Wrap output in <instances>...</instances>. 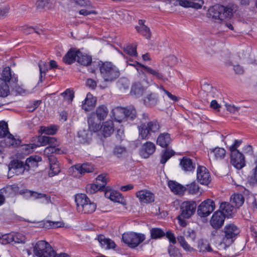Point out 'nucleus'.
I'll return each instance as SVG.
<instances>
[{
	"label": "nucleus",
	"instance_id": "b1692460",
	"mask_svg": "<svg viewBox=\"0 0 257 257\" xmlns=\"http://www.w3.org/2000/svg\"><path fill=\"white\" fill-rule=\"evenodd\" d=\"M96 99L90 93H87L86 97L82 102V108L86 111L90 110L95 106Z\"/></svg>",
	"mask_w": 257,
	"mask_h": 257
},
{
	"label": "nucleus",
	"instance_id": "4c0bfd02",
	"mask_svg": "<svg viewBox=\"0 0 257 257\" xmlns=\"http://www.w3.org/2000/svg\"><path fill=\"white\" fill-rule=\"evenodd\" d=\"M10 94V87L8 82L0 78V97H5Z\"/></svg>",
	"mask_w": 257,
	"mask_h": 257
},
{
	"label": "nucleus",
	"instance_id": "a878e982",
	"mask_svg": "<svg viewBox=\"0 0 257 257\" xmlns=\"http://www.w3.org/2000/svg\"><path fill=\"white\" fill-rule=\"evenodd\" d=\"M98 241L101 246L105 249L113 248L115 246V243L112 240L109 238H106L103 235L98 236Z\"/></svg>",
	"mask_w": 257,
	"mask_h": 257
},
{
	"label": "nucleus",
	"instance_id": "5fc2aeb1",
	"mask_svg": "<svg viewBox=\"0 0 257 257\" xmlns=\"http://www.w3.org/2000/svg\"><path fill=\"white\" fill-rule=\"evenodd\" d=\"M124 50L126 53L131 56H137V46L136 44L127 45L124 47Z\"/></svg>",
	"mask_w": 257,
	"mask_h": 257
},
{
	"label": "nucleus",
	"instance_id": "864d4df0",
	"mask_svg": "<svg viewBox=\"0 0 257 257\" xmlns=\"http://www.w3.org/2000/svg\"><path fill=\"white\" fill-rule=\"evenodd\" d=\"M39 67L40 70V81H42V77L45 76L46 72L48 71L47 65L45 62L41 61L39 63Z\"/></svg>",
	"mask_w": 257,
	"mask_h": 257
},
{
	"label": "nucleus",
	"instance_id": "4468645a",
	"mask_svg": "<svg viewBox=\"0 0 257 257\" xmlns=\"http://www.w3.org/2000/svg\"><path fill=\"white\" fill-rule=\"evenodd\" d=\"M230 162L237 169H241L245 165L244 157L241 152L230 154Z\"/></svg>",
	"mask_w": 257,
	"mask_h": 257
},
{
	"label": "nucleus",
	"instance_id": "603ef678",
	"mask_svg": "<svg viewBox=\"0 0 257 257\" xmlns=\"http://www.w3.org/2000/svg\"><path fill=\"white\" fill-rule=\"evenodd\" d=\"M1 76L2 78H1L8 83L12 77L11 68L9 67L4 68L2 72Z\"/></svg>",
	"mask_w": 257,
	"mask_h": 257
},
{
	"label": "nucleus",
	"instance_id": "f03ea898",
	"mask_svg": "<svg viewBox=\"0 0 257 257\" xmlns=\"http://www.w3.org/2000/svg\"><path fill=\"white\" fill-rule=\"evenodd\" d=\"M89 129L93 132H97L99 135L104 137H108L112 135L114 132V124L111 120L106 121L101 126L94 121L92 117L88 119Z\"/></svg>",
	"mask_w": 257,
	"mask_h": 257
},
{
	"label": "nucleus",
	"instance_id": "ea45409f",
	"mask_svg": "<svg viewBox=\"0 0 257 257\" xmlns=\"http://www.w3.org/2000/svg\"><path fill=\"white\" fill-rule=\"evenodd\" d=\"M144 102L146 105L149 106H153L157 102V96L154 93L148 94L144 99Z\"/></svg>",
	"mask_w": 257,
	"mask_h": 257
},
{
	"label": "nucleus",
	"instance_id": "e2e57ef3",
	"mask_svg": "<svg viewBox=\"0 0 257 257\" xmlns=\"http://www.w3.org/2000/svg\"><path fill=\"white\" fill-rule=\"evenodd\" d=\"M241 143L242 141L240 140H234L233 144L229 148L230 154L234 152H240L237 149L240 146Z\"/></svg>",
	"mask_w": 257,
	"mask_h": 257
},
{
	"label": "nucleus",
	"instance_id": "774afa93",
	"mask_svg": "<svg viewBox=\"0 0 257 257\" xmlns=\"http://www.w3.org/2000/svg\"><path fill=\"white\" fill-rule=\"evenodd\" d=\"M37 147L36 144H27L22 146V150L26 154L32 153L33 150Z\"/></svg>",
	"mask_w": 257,
	"mask_h": 257
},
{
	"label": "nucleus",
	"instance_id": "f704fd0d",
	"mask_svg": "<svg viewBox=\"0 0 257 257\" xmlns=\"http://www.w3.org/2000/svg\"><path fill=\"white\" fill-rule=\"evenodd\" d=\"M244 201V197L240 194H234L230 197V202L235 207L238 208L242 206Z\"/></svg>",
	"mask_w": 257,
	"mask_h": 257
},
{
	"label": "nucleus",
	"instance_id": "393cba45",
	"mask_svg": "<svg viewBox=\"0 0 257 257\" xmlns=\"http://www.w3.org/2000/svg\"><path fill=\"white\" fill-rule=\"evenodd\" d=\"M180 166L181 169L185 172H191L194 170L195 164L192 161L187 157H183L180 161Z\"/></svg>",
	"mask_w": 257,
	"mask_h": 257
},
{
	"label": "nucleus",
	"instance_id": "0e129e2a",
	"mask_svg": "<svg viewBox=\"0 0 257 257\" xmlns=\"http://www.w3.org/2000/svg\"><path fill=\"white\" fill-rule=\"evenodd\" d=\"M61 95L68 102H71L74 97V93L72 91L67 89L64 92L61 93Z\"/></svg>",
	"mask_w": 257,
	"mask_h": 257
},
{
	"label": "nucleus",
	"instance_id": "4be33fe9",
	"mask_svg": "<svg viewBox=\"0 0 257 257\" xmlns=\"http://www.w3.org/2000/svg\"><path fill=\"white\" fill-rule=\"evenodd\" d=\"M30 195L34 199L38 200L39 202L40 203L44 204H52L51 197L48 195L34 191H30Z\"/></svg>",
	"mask_w": 257,
	"mask_h": 257
},
{
	"label": "nucleus",
	"instance_id": "4d7b16f0",
	"mask_svg": "<svg viewBox=\"0 0 257 257\" xmlns=\"http://www.w3.org/2000/svg\"><path fill=\"white\" fill-rule=\"evenodd\" d=\"M102 188V185L99 184H92L88 185L86 187L87 192L90 194H93Z\"/></svg>",
	"mask_w": 257,
	"mask_h": 257
},
{
	"label": "nucleus",
	"instance_id": "6e6d98bb",
	"mask_svg": "<svg viewBox=\"0 0 257 257\" xmlns=\"http://www.w3.org/2000/svg\"><path fill=\"white\" fill-rule=\"evenodd\" d=\"M143 68H144L149 74H152L153 76H155L157 78L159 79H163V75L159 73L158 71L151 68V67H149L145 65L143 66Z\"/></svg>",
	"mask_w": 257,
	"mask_h": 257
},
{
	"label": "nucleus",
	"instance_id": "ddd939ff",
	"mask_svg": "<svg viewBox=\"0 0 257 257\" xmlns=\"http://www.w3.org/2000/svg\"><path fill=\"white\" fill-rule=\"evenodd\" d=\"M196 204L194 201H185L181 205V216L190 218L195 212Z\"/></svg>",
	"mask_w": 257,
	"mask_h": 257
},
{
	"label": "nucleus",
	"instance_id": "cd10ccee",
	"mask_svg": "<svg viewBox=\"0 0 257 257\" xmlns=\"http://www.w3.org/2000/svg\"><path fill=\"white\" fill-rule=\"evenodd\" d=\"M77 170L80 173L81 175L85 173H90L94 171V167L90 164L85 163L83 164H77L74 166L72 170Z\"/></svg>",
	"mask_w": 257,
	"mask_h": 257
},
{
	"label": "nucleus",
	"instance_id": "338daca9",
	"mask_svg": "<svg viewBox=\"0 0 257 257\" xmlns=\"http://www.w3.org/2000/svg\"><path fill=\"white\" fill-rule=\"evenodd\" d=\"M168 252L170 257H181V256L179 250L172 245L169 246Z\"/></svg>",
	"mask_w": 257,
	"mask_h": 257
},
{
	"label": "nucleus",
	"instance_id": "2f4dec72",
	"mask_svg": "<svg viewBox=\"0 0 257 257\" xmlns=\"http://www.w3.org/2000/svg\"><path fill=\"white\" fill-rule=\"evenodd\" d=\"M42 160V158L39 156H31L26 160V165L30 169H34L38 167L39 163Z\"/></svg>",
	"mask_w": 257,
	"mask_h": 257
},
{
	"label": "nucleus",
	"instance_id": "7ed1b4c3",
	"mask_svg": "<svg viewBox=\"0 0 257 257\" xmlns=\"http://www.w3.org/2000/svg\"><path fill=\"white\" fill-rule=\"evenodd\" d=\"M76 209L78 212L90 214L95 211L96 205L90 201L85 194H77L75 197Z\"/></svg>",
	"mask_w": 257,
	"mask_h": 257
},
{
	"label": "nucleus",
	"instance_id": "f257e3e1",
	"mask_svg": "<svg viewBox=\"0 0 257 257\" xmlns=\"http://www.w3.org/2000/svg\"><path fill=\"white\" fill-rule=\"evenodd\" d=\"M127 65L133 66L135 67L140 76L143 80L142 84L138 82L135 83L132 86L131 93L137 96L142 95L145 89L147 88L150 83L148 81L146 74L141 70V68H143V66L144 65L138 62H135L133 63H128Z\"/></svg>",
	"mask_w": 257,
	"mask_h": 257
},
{
	"label": "nucleus",
	"instance_id": "423d86ee",
	"mask_svg": "<svg viewBox=\"0 0 257 257\" xmlns=\"http://www.w3.org/2000/svg\"><path fill=\"white\" fill-rule=\"evenodd\" d=\"M100 72L105 81H112L119 76L118 69L110 62L103 63L100 67Z\"/></svg>",
	"mask_w": 257,
	"mask_h": 257
},
{
	"label": "nucleus",
	"instance_id": "09e8293b",
	"mask_svg": "<svg viewBox=\"0 0 257 257\" xmlns=\"http://www.w3.org/2000/svg\"><path fill=\"white\" fill-rule=\"evenodd\" d=\"M225 107L228 111L233 114H239L242 112V108L234 104H225Z\"/></svg>",
	"mask_w": 257,
	"mask_h": 257
},
{
	"label": "nucleus",
	"instance_id": "c9c22d12",
	"mask_svg": "<svg viewBox=\"0 0 257 257\" xmlns=\"http://www.w3.org/2000/svg\"><path fill=\"white\" fill-rule=\"evenodd\" d=\"M77 62L83 65H88L91 62V57L78 51Z\"/></svg>",
	"mask_w": 257,
	"mask_h": 257
},
{
	"label": "nucleus",
	"instance_id": "20e7f679",
	"mask_svg": "<svg viewBox=\"0 0 257 257\" xmlns=\"http://www.w3.org/2000/svg\"><path fill=\"white\" fill-rule=\"evenodd\" d=\"M207 17L216 21L230 19L232 16V10L221 5H215L210 8L207 14Z\"/></svg>",
	"mask_w": 257,
	"mask_h": 257
},
{
	"label": "nucleus",
	"instance_id": "39448f33",
	"mask_svg": "<svg viewBox=\"0 0 257 257\" xmlns=\"http://www.w3.org/2000/svg\"><path fill=\"white\" fill-rule=\"evenodd\" d=\"M136 115V110L133 107L128 108L117 107L113 108L110 113L111 118L119 123L125 121L127 117L134 119Z\"/></svg>",
	"mask_w": 257,
	"mask_h": 257
},
{
	"label": "nucleus",
	"instance_id": "13d9d810",
	"mask_svg": "<svg viewBox=\"0 0 257 257\" xmlns=\"http://www.w3.org/2000/svg\"><path fill=\"white\" fill-rule=\"evenodd\" d=\"M13 242L12 233H8L3 235L0 237V243L3 244H7Z\"/></svg>",
	"mask_w": 257,
	"mask_h": 257
},
{
	"label": "nucleus",
	"instance_id": "79ce46f5",
	"mask_svg": "<svg viewBox=\"0 0 257 257\" xmlns=\"http://www.w3.org/2000/svg\"><path fill=\"white\" fill-rule=\"evenodd\" d=\"M65 152V150L56 148L55 146H49L44 150V154L48 156L52 154H62Z\"/></svg>",
	"mask_w": 257,
	"mask_h": 257
},
{
	"label": "nucleus",
	"instance_id": "69168bd1",
	"mask_svg": "<svg viewBox=\"0 0 257 257\" xmlns=\"http://www.w3.org/2000/svg\"><path fill=\"white\" fill-rule=\"evenodd\" d=\"M150 132H156L159 131L160 125L157 121H151L147 124Z\"/></svg>",
	"mask_w": 257,
	"mask_h": 257
},
{
	"label": "nucleus",
	"instance_id": "37998d69",
	"mask_svg": "<svg viewBox=\"0 0 257 257\" xmlns=\"http://www.w3.org/2000/svg\"><path fill=\"white\" fill-rule=\"evenodd\" d=\"M20 170L19 173H22L24 171L23 163L18 160H15L11 162L9 166L10 171H15Z\"/></svg>",
	"mask_w": 257,
	"mask_h": 257
},
{
	"label": "nucleus",
	"instance_id": "a211bd4d",
	"mask_svg": "<svg viewBox=\"0 0 257 257\" xmlns=\"http://www.w3.org/2000/svg\"><path fill=\"white\" fill-rule=\"evenodd\" d=\"M137 197L141 203H149L154 201V195L148 190H141L137 192Z\"/></svg>",
	"mask_w": 257,
	"mask_h": 257
},
{
	"label": "nucleus",
	"instance_id": "f3484780",
	"mask_svg": "<svg viewBox=\"0 0 257 257\" xmlns=\"http://www.w3.org/2000/svg\"><path fill=\"white\" fill-rule=\"evenodd\" d=\"M156 150L155 144L151 142L144 144L140 150V155L144 158H148L152 155Z\"/></svg>",
	"mask_w": 257,
	"mask_h": 257
},
{
	"label": "nucleus",
	"instance_id": "de8ad7c7",
	"mask_svg": "<svg viewBox=\"0 0 257 257\" xmlns=\"http://www.w3.org/2000/svg\"><path fill=\"white\" fill-rule=\"evenodd\" d=\"M202 89L203 91L206 93L207 96L214 97L216 89L211 85L207 83H204L202 86Z\"/></svg>",
	"mask_w": 257,
	"mask_h": 257
},
{
	"label": "nucleus",
	"instance_id": "6e6552de",
	"mask_svg": "<svg viewBox=\"0 0 257 257\" xmlns=\"http://www.w3.org/2000/svg\"><path fill=\"white\" fill-rule=\"evenodd\" d=\"M33 251L38 257H53L54 253L51 245L44 240L38 241L34 246Z\"/></svg>",
	"mask_w": 257,
	"mask_h": 257
},
{
	"label": "nucleus",
	"instance_id": "9b49d317",
	"mask_svg": "<svg viewBox=\"0 0 257 257\" xmlns=\"http://www.w3.org/2000/svg\"><path fill=\"white\" fill-rule=\"evenodd\" d=\"M215 209V203L213 200L207 199L203 201L198 206L197 213L200 217L208 216Z\"/></svg>",
	"mask_w": 257,
	"mask_h": 257
},
{
	"label": "nucleus",
	"instance_id": "680f3d73",
	"mask_svg": "<svg viewBox=\"0 0 257 257\" xmlns=\"http://www.w3.org/2000/svg\"><path fill=\"white\" fill-rule=\"evenodd\" d=\"M93 8H85L80 10L79 11V14L81 15L84 16H88L91 14H97V12L94 10Z\"/></svg>",
	"mask_w": 257,
	"mask_h": 257
},
{
	"label": "nucleus",
	"instance_id": "dca6fc26",
	"mask_svg": "<svg viewBox=\"0 0 257 257\" xmlns=\"http://www.w3.org/2000/svg\"><path fill=\"white\" fill-rule=\"evenodd\" d=\"M224 215L220 211H216L212 216L210 224L214 228H219L223 225L224 221Z\"/></svg>",
	"mask_w": 257,
	"mask_h": 257
},
{
	"label": "nucleus",
	"instance_id": "2eb2a0df",
	"mask_svg": "<svg viewBox=\"0 0 257 257\" xmlns=\"http://www.w3.org/2000/svg\"><path fill=\"white\" fill-rule=\"evenodd\" d=\"M204 4L203 0H176L175 5L184 8H192L195 9H201Z\"/></svg>",
	"mask_w": 257,
	"mask_h": 257
},
{
	"label": "nucleus",
	"instance_id": "aec40b11",
	"mask_svg": "<svg viewBox=\"0 0 257 257\" xmlns=\"http://www.w3.org/2000/svg\"><path fill=\"white\" fill-rule=\"evenodd\" d=\"M168 185L171 191L176 195H182L185 192V187L175 181H169Z\"/></svg>",
	"mask_w": 257,
	"mask_h": 257
},
{
	"label": "nucleus",
	"instance_id": "c756f323",
	"mask_svg": "<svg viewBox=\"0 0 257 257\" xmlns=\"http://www.w3.org/2000/svg\"><path fill=\"white\" fill-rule=\"evenodd\" d=\"M78 51L74 49H70L63 57V62L66 64H70L74 62L75 61H77Z\"/></svg>",
	"mask_w": 257,
	"mask_h": 257
},
{
	"label": "nucleus",
	"instance_id": "9d476101",
	"mask_svg": "<svg viewBox=\"0 0 257 257\" xmlns=\"http://www.w3.org/2000/svg\"><path fill=\"white\" fill-rule=\"evenodd\" d=\"M6 138V141L8 145L16 147L20 145L21 141L16 139L8 131V125L4 121H0V138Z\"/></svg>",
	"mask_w": 257,
	"mask_h": 257
},
{
	"label": "nucleus",
	"instance_id": "f8f14e48",
	"mask_svg": "<svg viewBox=\"0 0 257 257\" xmlns=\"http://www.w3.org/2000/svg\"><path fill=\"white\" fill-rule=\"evenodd\" d=\"M197 180L201 184L207 185L211 181V176L208 170L203 166L197 168Z\"/></svg>",
	"mask_w": 257,
	"mask_h": 257
},
{
	"label": "nucleus",
	"instance_id": "8fccbe9b",
	"mask_svg": "<svg viewBox=\"0 0 257 257\" xmlns=\"http://www.w3.org/2000/svg\"><path fill=\"white\" fill-rule=\"evenodd\" d=\"M45 226L50 228H58L64 227L65 223L61 220L57 221H47L45 223Z\"/></svg>",
	"mask_w": 257,
	"mask_h": 257
},
{
	"label": "nucleus",
	"instance_id": "473e14b6",
	"mask_svg": "<svg viewBox=\"0 0 257 257\" xmlns=\"http://www.w3.org/2000/svg\"><path fill=\"white\" fill-rule=\"evenodd\" d=\"M220 210L224 216L230 217L233 213L234 207L228 202H222L220 204Z\"/></svg>",
	"mask_w": 257,
	"mask_h": 257
},
{
	"label": "nucleus",
	"instance_id": "a19ab883",
	"mask_svg": "<svg viewBox=\"0 0 257 257\" xmlns=\"http://www.w3.org/2000/svg\"><path fill=\"white\" fill-rule=\"evenodd\" d=\"M197 248L200 252H210L212 251V248L210 245L208 243L206 240L203 239H200L198 240Z\"/></svg>",
	"mask_w": 257,
	"mask_h": 257
},
{
	"label": "nucleus",
	"instance_id": "49530a36",
	"mask_svg": "<svg viewBox=\"0 0 257 257\" xmlns=\"http://www.w3.org/2000/svg\"><path fill=\"white\" fill-rule=\"evenodd\" d=\"M178 241L180 244V245L183 248L184 250L187 251L191 252L194 250V249L185 240V238L183 236H179L177 237Z\"/></svg>",
	"mask_w": 257,
	"mask_h": 257
},
{
	"label": "nucleus",
	"instance_id": "5701e85b",
	"mask_svg": "<svg viewBox=\"0 0 257 257\" xmlns=\"http://www.w3.org/2000/svg\"><path fill=\"white\" fill-rule=\"evenodd\" d=\"M208 153L210 156L213 157L215 160H221L225 157L226 151L223 148L216 147L209 149Z\"/></svg>",
	"mask_w": 257,
	"mask_h": 257
},
{
	"label": "nucleus",
	"instance_id": "58836bf2",
	"mask_svg": "<svg viewBox=\"0 0 257 257\" xmlns=\"http://www.w3.org/2000/svg\"><path fill=\"white\" fill-rule=\"evenodd\" d=\"M58 127L56 125H51L48 126H41L39 130V133L46 135H53L56 133Z\"/></svg>",
	"mask_w": 257,
	"mask_h": 257
},
{
	"label": "nucleus",
	"instance_id": "412c9836",
	"mask_svg": "<svg viewBox=\"0 0 257 257\" xmlns=\"http://www.w3.org/2000/svg\"><path fill=\"white\" fill-rule=\"evenodd\" d=\"M50 164V171L49 176L53 177L59 173L60 172V167L57 159L53 156H50L49 158Z\"/></svg>",
	"mask_w": 257,
	"mask_h": 257
},
{
	"label": "nucleus",
	"instance_id": "c85d7f7f",
	"mask_svg": "<svg viewBox=\"0 0 257 257\" xmlns=\"http://www.w3.org/2000/svg\"><path fill=\"white\" fill-rule=\"evenodd\" d=\"M185 187V191H187L189 194L197 195L201 194L200 187L195 181L187 184Z\"/></svg>",
	"mask_w": 257,
	"mask_h": 257
},
{
	"label": "nucleus",
	"instance_id": "e433bc0d",
	"mask_svg": "<svg viewBox=\"0 0 257 257\" xmlns=\"http://www.w3.org/2000/svg\"><path fill=\"white\" fill-rule=\"evenodd\" d=\"M70 5L71 7L77 6L83 8H93L89 0H70Z\"/></svg>",
	"mask_w": 257,
	"mask_h": 257
},
{
	"label": "nucleus",
	"instance_id": "6ab92c4d",
	"mask_svg": "<svg viewBox=\"0 0 257 257\" xmlns=\"http://www.w3.org/2000/svg\"><path fill=\"white\" fill-rule=\"evenodd\" d=\"M105 196L112 201L124 204V199L121 194L114 190L111 189L106 190Z\"/></svg>",
	"mask_w": 257,
	"mask_h": 257
},
{
	"label": "nucleus",
	"instance_id": "bb28decb",
	"mask_svg": "<svg viewBox=\"0 0 257 257\" xmlns=\"http://www.w3.org/2000/svg\"><path fill=\"white\" fill-rule=\"evenodd\" d=\"M108 110L107 107L104 105H100L98 106L94 113L99 121L103 120L107 116Z\"/></svg>",
	"mask_w": 257,
	"mask_h": 257
},
{
	"label": "nucleus",
	"instance_id": "bf43d9fd",
	"mask_svg": "<svg viewBox=\"0 0 257 257\" xmlns=\"http://www.w3.org/2000/svg\"><path fill=\"white\" fill-rule=\"evenodd\" d=\"M13 242L15 243H23L25 241V236L19 233L12 232Z\"/></svg>",
	"mask_w": 257,
	"mask_h": 257
},
{
	"label": "nucleus",
	"instance_id": "72a5a7b5",
	"mask_svg": "<svg viewBox=\"0 0 257 257\" xmlns=\"http://www.w3.org/2000/svg\"><path fill=\"white\" fill-rule=\"evenodd\" d=\"M145 21L142 20H140L139 21V25L136 27L137 30L138 32L140 33L141 34L146 37V38L149 39L150 38L151 33L150 29L145 25Z\"/></svg>",
	"mask_w": 257,
	"mask_h": 257
},
{
	"label": "nucleus",
	"instance_id": "7c9ffc66",
	"mask_svg": "<svg viewBox=\"0 0 257 257\" xmlns=\"http://www.w3.org/2000/svg\"><path fill=\"white\" fill-rule=\"evenodd\" d=\"M172 141L170 135L168 133L161 134L157 140V144L163 148H165Z\"/></svg>",
	"mask_w": 257,
	"mask_h": 257
},
{
	"label": "nucleus",
	"instance_id": "c03bdc74",
	"mask_svg": "<svg viewBox=\"0 0 257 257\" xmlns=\"http://www.w3.org/2000/svg\"><path fill=\"white\" fill-rule=\"evenodd\" d=\"M174 154V152L172 150H165L162 153L160 163L162 164H165Z\"/></svg>",
	"mask_w": 257,
	"mask_h": 257
},
{
	"label": "nucleus",
	"instance_id": "a18cd8bd",
	"mask_svg": "<svg viewBox=\"0 0 257 257\" xmlns=\"http://www.w3.org/2000/svg\"><path fill=\"white\" fill-rule=\"evenodd\" d=\"M151 238L153 239L160 238L165 235V233L161 228H153L150 230Z\"/></svg>",
	"mask_w": 257,
	"mask_h": 257
},
{
	"label": "nucleus",
	"instance_id": "052dcab7",
	"mask_svg": "<svg viewBox=\"0 0 257 257\" xmlns=\"http://www.w3.org/2000/svg\"><path fill=\"white\" fill-rule=\"evenodd\" d=\"M248 181L252 184L257 183V165L252 170L251 174L248 176Z\"/></svg>",
	"mask_w": 257,
	"mask_h": 257
},
{
	"label": "nucleus",
	"instance_id": "3c124183",
	"mask_svg": "<svg viewBox=\"0 0 257 257\" xmlns=\"http://www.w3.org/2000/svg\"><path fill=\"white\" fill-rule=\"evenodd\" d=\"M139 136L143 139H145L149 134L150 131L145 124H142L139 126Z\"/></svg>",
	"mask_w": 257,
	"mask_h": 257
},
{
	"label": "nucleus",
	"instance_id": "1a4fd4ad",
	"mask_svg": "<svg viewBox=\"0 0 257 257\" xmlns=\"http://www.w3.org/2000/svg\"><path fill=\"white\" fill-rule=\"evenodd\" d=\"M145 239L146 237L144 234L134 232L124 233L122 236L123 242L132 248L138 246Z\"/></svg>",
	"mask_w": 257,
	"mask_h": 257
},
{
	"label": "nucleus",
	"instance_id": "0eeeda50",
	"mask_svg": "<svg viewBox=\"0 0 257 257\" xmlns=\"http://www.w3.org/2000/svg\"><path fill=\"white\" fill-rule=\"evenodd\" d=\"M240 232L239 229L233 224L226 225L224 228V236L222 239L221 244L224 247L230 246L234 241Z\"/></svg>",
	"mask_w": 257,
	"mask_h": 257
}]
</instances>
